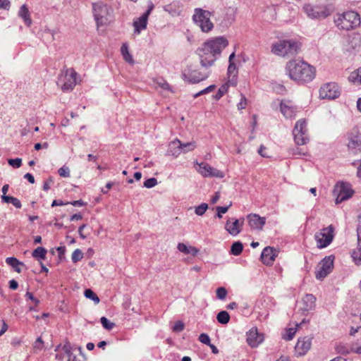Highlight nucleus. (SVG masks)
Wrapping results in <instances>:
<instances>
[{
  "label": "nucleus",
  "mask_w": 361,
  "mask_h": 361,
  "mask_svg": "<svg viewBox=\"0 0 361 361\" xmlns=\"http://www.w3.org/2000/svg\"><path fill=\"white\" fill-rule=\"evenodd\" d=\"M216 319L219 323L226 324L230 321V315L226 311L222 310L217 314Z\"/></svg>",
  "instance_id": "obj_36"
},
{
  "label": "nucleus",
  "mask_w": 361,
  "mask_h": 361,
  "mask_svg": "<svg viewBox=\"0 0 361 361\" xmlns=\"http://www.w3.org/2000/svg\"><path fill=\"white\" fill-rule=\"evenodd\" d=\"M334 193L337 194L336 204H339L350 198L354 194V190L349 183H341L336 185Z\"/></svg>",
  "instance_id": "obj_12"
},
{
  "label": "nucleus",
  "mask_w": 361,
  "mask_h": 361,
  "mask_svg": "<svg viewBox=\"0 0 361 361\" xmlns=\"http://www.w3.org/2000/svg\"><path fill=\"white\" fill-rule=\"evenodd\" d=\"M25 297L27 299L31 300L34 302L35 306L39 305V300L37 298H35L32 293L27 291Z\"/></svg>",
  "instance_id": "obj_59"
},
{
  "label": "nucleus",
  "mask_w": 361,
  "mask_h": 361,
  "mask_svg": "<svg viewBox=\"0 0 361 361\" xmlns=\"http://www.w3.org/2000/svg\"><path fill=\"white\" fill-rule=\"evenodd\" d=\"M243 250V245L240 241L234 242L231 247V254L238 256Z\"/></svg>",
  "instance_id": "obj_34"
},
{
  "label": "nucleus",
  "mask_w": 361,
  "mask_h": 361,
  "mask_svg": "<svg viewBox=\"0 0 361 361\" xmlns=\"http://www.w3.org/2000/svg\"><path fill=\"white\" fill-rule=\"evenodd\" d=\"M43 341L41 337H38L35 342L34 348L37 349H42L43 347Z\"/></svg>",
  "instance_id": "obj_63"
},
{
  "label": "nucleus",
  "mask_w": 361,
  "mask_h": 361,
  "mask_svg": "<svg viewBox=\"0 0 361 361\" xmlns=\"http://www.w3.org/2000/svg\"><path fill=\"white\" fill-rule=\"evenodd\" d=\"M334 255L325 257L319 263L318 269L316 270V278L318 280H323L334 269Z\"/></svg>",
  "instance_id": "obj_11"
},
{
  "label": "nucleus",
  "mask_w": 361,
  "mask_h": 361,
  "mask_svg": "<svg viewBox=\"0 0 361 361\" xmlns=\"http://www.w3.org/2000/svg\"><path fill=\"white\" fill-rule=\"evenodd\" d=\"M18 16L23 19L27 26L30 27L32 25V19L30 18V12L25 4H23L20 7Z\"/></svg>",
  "instance_id": "obj_25"
},
{
  "label": "nucleus",
  "mask_w": 361,
  "mask_h": 361,
  "mask_svg": "<svg viewBox=\"0 0 361 361\" xmlns=\"http://www.w3.org/2000/svg\"><path fill=\"white\" fill-rule=\"evenodd\" d=\"M243 224L244 219H229L226 223L225 228L231 235H237L240 233Z\"/></svg>",
  "instance_id": "obj_15"
},
{
  "label": "nucleus",
  "mask_w": 361,
  "mask_h": 361,
  "mask_svg": "<svg viewBox=\"0 0 361 361\" xmlns=\"http://www.w3.org/2000/svg\"><path fill=\"white\" fill-rule=\"evenodd\" d=\"M263 340V335L258 333L257 328H252L247 334V342L252 348L257 347Z\"/></svg>",
  "instance_id": "obj_16"
},
{
  "label": "nucleus",
  "mask_w": 361,
  "mask_h": 361,
  "mask_svg": "<svg viewBox=\"0 0 361 361\" xmlns=\"http://www.w3.org/2000/svg\"><path fill=\"white\" fill-rule=\"evenodd\" d=\"M357 248L352 253L353 261L357 265L361 264V226L357 229Z\"/></svg>",
  "instance_id": "obj_23"
},
{
  "label": "nucleus",
  "mask_w": 361,
  "mask_h": 361,
  "mask_svg": "<svg viewBox=\"0 0 361 361\" xmlns=\"http://www.w3.org/2000/svg\"><path fill=\"white\" fill-rule=\"evenodd\" d=\"M292 154L294 155H306L307 152L304 151L303 149L296 147L292 149Z\"/></svg>",
  "instance_id": "obj_60"
},
{
  "label": "nucleus",
  "mask_w": 361,
  "mask_h": 361,
  "mask_svg": "<svg viewBox=\"0 0 361 361\" xmlns=\"http://www.w3.org/2000/svg\"><path fill=\"white\" fill-rule=\"evenodd\" d=\"M251 228L262 230L266 223L265 217H261L256 214H250L247 216Z\"/></svg>",
  "instance_id": "obj_19"
},
{
  "label": "nucleus",
  "mask_w": 361,
  "mask_h": 361,
  "mask_svg": "<svg viewBox=\"0 0 361 361\" xmlns=\"http://www.w3.org/2000/svg\"><path fill=\"white\" fill-rule=\"evenodd\" d=\"M286 68L290 79L300 84L309 82L315 77V68L303 61H289Z\"/></svg>",
  "instance_id": "obj_1"
},
{
  "label": "nucleus",
  "mask_w": 361,
  "mask_h": 361,
  "mask_svg": "<svg viewBox=\"0 0 361 361\" xmlns=\"http://www.w3.org/2000/svg\"><path fill=\"white\" fill-rule=\"evenodd\" d=\"M316 298L312 294H306L302 299V312H309L315 307Z\"/></svg>",
  "instance_id": "obj_22"
},
{
  "label": "nucleus",
  "mask_w": 361,
  "mask_h": 361,
  "mask_svg": "<svg viewBox=\"0 0 361 361\" xmlns=\"http://www.w3.org/2000/svg\"><path fill=\"white\" fill-rule=\"evenodd\" d=\"M247 104V99L243 94H241V99L237 105L238 109L242 110V109H245Z\"/></svg>",
  "instance_id": "obj_56"
},
{
  "label": "nucleus",
  "mask_w": 361,
  "mask_h": 361,
  "mask_svg": "<svg viewBox=\"0 0 361 361\" xmlns=\"http://www.w3.org/2000/svg\"><path fill=\"white\" fill-rule=\"evenodd\" d=\"M1 201L4 203H11L15 207L20 209L22 207V204L20 201L14 197L12 196H8V195H2L1 196Z\"/></svg>",
  "instance_id": "obj_32"
},
{
  "label": "nucleus",
  "mask_w": 361,
  "mask_h": 361,
  "mask_svg": "<svg viewBox=\"0 0 361 361\" xmlns=\"http://www.w3.org/2000/svg\"><path fill=\"white\" fill-rule=\"evenodd\" d=\"M54 183V179L52 177H49L47 180H46L43 185V190H48L50 188V185Z\"/></svg>",
  "instance_id": "obj_61"
},
{
  "label": "nucleus",
  "mask_w": 361,
  "mask_h": 361,
  "mask_svg": "<svg viewBox=\"0 0 361 361\" xmlns=\"http://www.w3.org/2000/svg\"><path fill=\"white\" fill-rule=\"evenodd\" d=\"M339 92L335 83H327L319 89V97L322 99H335L338 97Z\"/></svg>",
  "instance_id": "obj_14"
},
{
  "label": "nucleus",
  "mask_w": 361,
  "mask_h": 361,
  "mask_svg": "<svg viewBox=\"0 0 361 361\" xmlns=\"http://www.w3.org/2000/svg\"><path fill=\"white\" fill-rule=\"evenodd\" d=\"M334 227L333 225L321 229L317 232L314 238L317 241V246L318 248H324L331 243L334 237Z\"/></svg>",
  "instance_id": "obj_9"
},
{
  "label": "nucleus",
  "mask_w": 361,
  "mask_h": 361,
  "mask_svg": "<svg viewBox=\"0 0 361 361\" xmlns=\"http://www.w3.org/2000/svg\"><path fill=\"white\" fill-rule=\"evenodd\" d=\"M181 148L182 142L178 139H176L169 142L166 155L177 157L182 152Z\"/></svg>",
  "instance_id": "obj_21"
},
{
  "label": "nucleus",
  "mask_w": 361,
  "mask_h": 361,
  "mask_svg": "<svg viewBox=\"0 0 361 361\" xmlns=\"http://www.w3.org/2000/svg\"><path fill=\"white\" fill-rule=\"evenodd\" d=\"M293 134L297 145H305L309 142L310 137L305 120L300 119L296 122Z\"/></svg>",
  "instance_id": "obj_8"
},
{
  "label": "nucleus",
  "mask_w": 361,
  "mask_h": 361,
  "mask_svg": "<svg viewBox=\"0 0 361 361\" xmlns=\"http://www.w3.org/2000/svg\"><path fill=\"white\" fill-rule=\"evenodd\" d=\"M280 109L286 118H292L295 115V108L283 102L280 104Z\"/></svg>",
  "instance_id": "obj_26"
},
{
  "label": "nucleus",
  "mask_w": 361,
  "mask_h": 361,
  "mask_svg": "<svg viewBox=\"0 0 361 361\" xmlns=\"http://www.w3.org/2000/svg\"><path fill=\"white\" fill-rule=\"evenodd\" d=\"M177 248L180 252H181L184 254L188 255V254L190 253V246L188 247L183 243H179L178 244Z\"/></svg>",
  "instance_id": "obj_50"
},
{
  "label": "nucleus",
  "mask_w": 361,
  "mask_h": 361,
  "mask_svg": "<svg viewBox=\"0 0 361 361\" xmlns=\"http://www.w3.org/2000/svg\"><path fill=\"white\" fill-rule=\"evenodd\" d=\"M216 298L219 300H224L228 294L227 290L224 287H219L216 290Z\"/></svg>",
  "instance_id": "obj_45"
},
{
  "label": "nucleus",
  "mask_w": 361,
  "mask_h": 361,
  "mask_svg": "<svg viewBox=\"0 0 361 361\" xmlns=\"http://www.w3.org/2000/svg\"><path fill=\"white\" fill-rule=\"evenodd\" d=\"M11 7L10 0H0V8L8 11Z\"/></svg>",
  "instance_id": "obj_57"
},
{
  "label": "nucleus",
  "mask_w": 361,
  "mask_h": 361,
  "mask_svg": "<svg viewBox=\"0 0 361 361\" xmlns=\"http://www.w3.org/2000/svg\"><path fill=\"white\" fill-rule=\"evenodd\" d=\"M84 295L87 298L93 300L95 304H98L100 301L97 295L90 288L85 290Z\"/></svg>",
  "instance_id": "obj_37"
},
{
  "label": "nucleus",
  "mask_w": 361,
  "mask_h": 361,
  "mask_svg": "<svg viewBox=\"0 0 361 361\" xmlns=\"http://www.w3.org/2000/svg\"><path fill=\"white\" fill-rule=\"evenodd\" d=\"M336 350L341 355L349 354L353 352V343H339L336 345Z\"/></svg>",
  "instance_id": "obj_29"
},
{
  "label": "nucleus",
  "mask_w": 361,
  "mask_h": 361,
  "mask_svg": "<svg viewBox=\"0 0 361 361\" xmlns=\"http://www.w3.org/2000/svg\"><path fill=\"white\" fill-rule=\"evenodd\" d=\"M300 51V47H272L271 52L285 59H293Z\"/></svg>",
  "instance_id": "obj_13"
},
{
  "label": "nucleus",
  "mask_w": 361,
  "mask_h": 361,
  "mask_svg": "<svg viewBox=\"0 0 361 361\" xmlns=\"http://www.w3.org/2000/svg\"><path fill=\"white\" fill-rule=\"evenodd\" d=\"M199 166H200V169L198 170L199 173H201L204 177L209 176L208 171H209V170H212V167L209 164H208L207 163H204V162H202L201 164H200Z\"/></svg>",
  "instance_id": "obj_38"
},
{
  "label": "nucleus",
  "mask_w": 361,
  "mask_h": 361,
  "mask_svg": "<svg viewBox=\"0 0 361 361\" xmlns=\"http://www.w3.org/2000/svg\"><path fill=\"white\" fill-rule=\"evenodd\" d=\"M232 205V202H230V204L228 205V206H225V207H221V206H218L216 207V216L219 219H221L222 218V214H225L227 212V211L228 210V209L231 207Z\"/></svg>",
  "instance_id": "obj_42"
},
{
  "label": "nucleus",
  "mask_w": 361,
  "mask_h": 361,
  "mask_svg": "<svg viewBox=\"0 0 361 361\" xmlns=\"http://www.w3.org/2000/svg\"><path fill=\"white\" fill-rule=\"evenodd\" d=\"M157 85H159V87H160L161 88H162L164 90H171L169 84L164 79H161L160 81H157Z\"/></svg>",
  "instance_id": "obj_58"
},
{
  "label": "nucleus",
  "mask_w": 361,
  "mask_h": 361,
  "mask_svg": "<svg viewBox=\"0 0 361 361\" xmlns=\"http://www.w3.org/2000/svg\"><path fill=\"white\" fill-rule=\"evenodd\" d=\"M208 209V204L207 203H202L199 206L195 207V212L198 216H202Z\"/></svg>",
  "instance_id": "obj_44"
},
{
  "label": "nucleus",
  "mask_w": 361,
  "mask_h": 361,
  "mask_svg": "<svg viewBox=\"0 0 361 361\" xmlns=\"http://www.w3.org/2000/svg\"><path fill=\"white\" fill-rule=\"evenodd\" d=\"M271 45H289V46H291V45H298V44H297L296 42H295L292 39H288V40L284 39L282 41L274 42L271 44Z\"/></svg>",
  "instance_id": "obj_52"
},
{
  "label": "nucleus",
  "mask_w": 361,
  "mask_h": 361,
  "mask_svg": "<svg viewBox=\"0 0 361 361\" xmlns=\"http://www.w3.org/2000/svg\"><path fill=\"white\" fill-rule=\"evenodd\" d=\"M228 84H224L222 85L218 90L216 94L214 96V99L216 100L220 99L228 91Z\"/></svg>",
  "instance_id": "obj_39"
},
{
  "label": "nucleus",
  "mask_w": 361,
  "mask_h": 361,
  "mask_svg": "<svg viewBox=\"0 0 361 361\" xmlns=\"http://www.w3.org/2000/svg\"><path fill=\"white\" fill-rule=\"evenodd\" d=\"M276 256V250L271 247H266L262 252L261 259L264 264L271 265Z\"/></svg>",
  "instance_id": "obj_18"
},
{
  "label": "nucleus",
  "mask_w": 361,
  "mask_h": 361,
  "mask_svg": "<svg viewBox=\"0 0 361 361\" xmlns=\"http://www.w3.org/2000/svg\"><path fill=\"white\" fill-rule=\"evenodd\" d=\"M83 257V252L80 249H76L73 251L71 256L73 262L76 263L81 260Z\"/></svg>",
  "instance_id": "obj_43"
},
{
  "label": "nucleus",
  "mask_w": 361,
  "mask_h": 361,
  "mask_svg": "<svg viewBox=\"0 0 361 361\" xmlns=\"http://www.w3.org/2000/svg\"><path fill=\"white\" fill-rule=\"evenodd\" d=\"M56 250L58 252L59 259L62 260L63 259H64L65 258L64 255H65V252H66V247L64 246L63 247H58L56 248Z\"/></svg>",
  "instance_id": "obj_62"
},
{
  "label": "nucleus",
  "mask_w": 361,
  "mask_h": 361,
  "mask_svg": "<svg viewBox=\"0 0 361 361\" xmlns=\"http://www.w3.org/2000/svg\"><path fill=\"white\" fill-rule=\"evenodd\" d=\"M295 334V329L294 328H290L287 330V333L283 338L286 341H290L293 339Z\"/></svg>",
  "instance_id": "obj_54"
},
{
  "label": "nucleus",
  "mask_w": 361,
  "mask_h": 361,
  "mask_svg": "<svg viewBox=\"0 0 361 361\" xmlns=\"http://www.w3.org/2000/svg\"><path fill=\"white\" fill-rule=\"evenodd\" d=\"M347 147L354 154L361 152V132L357 127H354L346 134Z\"/></svg>",
  "instance_id": "obj_10"
},
{
  "label": "nucleus",
  "mask_w": 361,
  "mask_h": 361,
  "mask_svg": "<svg viewBox=\"0 0 361 361\" xmlns=\"http://www.w3.org/2000/svg\"><path fill=\"white\" fill-rule=\"evenodd\" d=\"M196 142L194 141L189 142L187 143H182V152L186 153L192 151L196 147Z\"/></svg>",
  "instance_id": "obj_40"
},
{
  "label": "nucleus",
  "mask_w": 361,
  "mask_h": 361,
  "mask_svg": "<svg viewBox=\"0 0 361 361\" xmlns=\"http://www.w3.org/2000/svg\"><path fill=\"white\" fill-rule=\"evenodd\" d=\"M348 80L351 82L361 85V67L350 73Z\"/></svg>",
  "instance_id": "obj_35"
},
{
  "label": "nucleus",
  "mask_w": 361,
  "mask_h": 361,
  "mask_svg": "<svg viewBox=\"0 0 361 361\" xmlns=\"http://www.w3.org/2000/svg\"><path fill=\"white\" fill-rule=\"evenodd\" d=\"M58 173L61 177H70V170L67 166H62L58 170Z\"/></svg>",
  "instance_id": "obj_49"
},
{
  "label": "nucleus",
  "mask_w": 361,
  "mask_h": 361,
  "mask_svg": "<svg viewBox=\"0 0 361 361\" xmlns=\"http://www.w3.org/2000/svg\"><path fill=\"white\" fill-rule=\"evenodd\" d=\"M121 54L126 63L130 65H133L135 63L132 51L130 50L129 47H121Z\"/></svg>",
  "instance_id": "obj_27"
},
{
  "label": "nucleus",
  "mask_w": 361,
  "mask_h": 361,
  "mask_svg": "<svg viewBox=\"0 0 361 361\" xmlns=\"http://www.w3.org/2000/svg\"><path fill=\"white\" fill-rule=\"evenodd\" d=\"M153 8L154 5L152 4L149 6L148 9L140 18L134 21L133 25L135 31L140 32V30L146 28L148 16Z\"/></svg>",
  "instance_id": "obj_17"
},
{
  "label": "nucleus",
  "mask_w": 361,
  "mask_h": 361,
  "mask_svg": "<svg viewBox=\"0 0 361 361\" xmlns=\"http://www.w3.org/2000/svg\"><path fill=\"white\" fill-rule=\"evenodd\" d=\"M47 250L43 247H37L32 252V256L37 260L45 259Z\"/></svg>",
  "instance_id": "obj_31"
},
{
  "label": "nucleus",
  "mask_w": 361,
  "mask_h": 361,
  "mask_svg": "<svg viewBox=\"0 0 361 361\" xmlns=\"http://www.w3.org/2000/svg\"><path fill=\"white\" fill-rule=\"evenodd\" d=\"M183 78L191 84L199 83L209 77V72L190 65L183 71Z\"/></svg>",
  "instance_id": "obj_5"
},
{
  "label": "nucleus",
  "mask_w": 361,
  "mask_h": 361,
  "mask_svg": "<svg viewBox=\"0 0 361 361\" xmlns=\"http://www.w3.org/2000/svg\"><path fill=\"white\" fill-rule=\"evenodd\" d=\"M77 73L73 68H67L65 71H62L59 82L61 83V87L63 92H71L77 84Z\"/></svg>",
  "instance_id": "obj_7"
},
{
  "label": "nucleus",
  "mask_w": 361,
  "mask_h": 361,
  "mask_svg": "<svg viewBox=\"0 0 361 361\" xmlns=\"http://www.w3.org/2000/svg\"><path fill=\"white\" fill-rule=\"evenodd\" d=\"M9 288L11 290H16L18 288V283L14 279L9 281Z\"/></svg>",
  "instance_id": "obj_64"
},
{
  "label": "nucleus",
  "mask_w": 361,
  "mask_h": 361,
  "mask_svg": "<svg viewBox=\"0 0 361 361\" xmlns=\"http://www.w3.org/2000/svg\"><path fill=\"white\" fill-rule=\"evenodd\" d=\"M302 9L309 18L316 20H322L326 18L331 16L335 10L334 7L331 4H305Z\"/></svg>",
  "instance_id": "obj_3"
},
{
  "label": "nucleus",
  "mask_w": 361,
  "mask_h": 361,
  "mask_svg": "<svg viewBox=\"0 0 361 361\" xmlns=\"http://www.w3.org/2000/svg\"><path fill=\"white\" fill-rule=\"evenodd\" d=\"M157 180L155 178H150L144 182V187L151 188L157 185Z\"/></svg>",
  "instance_id": "obj_48"
},
{
  "label": "nucleus",
  "mask_w": 361,
  "mask_h": 361,
  "mask_svg": "<svg viewBox=\"0 0 361 361\" xmlns=\"http://www.w3.org/2000/svg\"><path fill=\"white\" fill-rule=\"evenodd\" d=\"M311 348V338L304 337L299 338L295 349L299 355H304Z\"/></svg>",
  "instance_id": "obj_20"
},
{
  "label": "nucleus",
  "mask_w": 361,
  "mask_h": 361,
  "mask_svg": "<svg viewBox=\"0 0 361 361\" xmlns=\"http://www.w3.org/2000/svg\"><path fill=\"white\" fill-rule=\"evenodd\" d=\"M94 19L98 26L104 25L111 20L113 10L111 7L102 2L94 3L92 4Z\"/></svg>",
  "instance_id": "obj_4"
},
{
  "label": "nucleus",
  "mask_w": 361,
  "mask_h": 361,
  "mask_svg": "<svg viewBox=\"0 0 361 361\" xmlns=\"http://www.w3.org/2000/svg\"><path fill=\"white\" fill-rule=\"evenodd\" d=\"M214 61V56L212 54L209 56V57L202 58V56H201L200 63L202 70L207 71V68L212 66Z\"/></svg>",
  "instance_id": "obj_33"
},
{
  "label": "nucleus",
  "mask_w": 361,
  "mask_h": 361,
  "mask_svg": "<svg viewBox=\"0 0 361 361\" xmlns=\"http://www.w3.org/2000/svg\"><path fill=\"white\" fill-rule=\"evenodd\" d=\"M102 326L106 330H111L114 326L115 324L110 322L106 317H102L100 319Z\"/></svg>",
  "instance_id": "obj_41"
},
{
  "label": "nucleus",
  "mask_w": 361,
  "mask_h": 361,
  "mask_svg": "<svg viewBox=\"0 0 361 361\" xmlns=\"http://www.w3.org/2000/svg\"><path fill=\"white\" fill-rule=\"evenodd\" d=\"M208 173H209V177H216V178H224V173L223 171H219L213 167H212V170H209Z\"/></svg>",
  "instance_id": "obj_46"
},
{
  "label": "nucleus",
  "mask_w": 361,
  "mask_h": 361,
  "mask_svg": "<svg viewBox=\"0 0 361 361\" xmlns=\"http://www.w3.org/2000/svg\"><path fill=\"white\" fill-rule=\"evenodd\" d=\"M211 13L208 11L203 10L197 8L195 9V13L192 19L195 24H197L203 32L210 31L214 25L210 20Z\"/></svg>",
  "instance_id": "obj_6"
},
{
  "label": "nucleus",
  "mask_w": 361,
  "mask_h": 361,
  "mask_svg": "<svg viewBox=\"0 0 361 361\" xmlns=\"http://www.w3.org/2000/svg\"><path fill=\"white\" fill-rule=\"evenodd\" d=\"M8 163L13 168H20L22 165V159L20 158L9 159Z\"/></svg>",
  "instance_id": "obj_47"
},
{
  "label": "nucleus",
  "mask_w": 361,
  "mask_h": 361,
  "mask_svg": "<svg viewBox=\"0 0 361 361\" xmlns=\"http://www.w3.org/2000/svg\"><path fill=\"white\" fill-rule=\"evenodd\" d=\"M185 324L182 321H178L175 323L173 326V331L174 332H180L184 329Z\"/></svg>",
  "instance_id": "obj_53"
},
{
  "label": "nucleus",
  "mask_w": 361,
  "mask_h": 361,
  "mask_svg": "<svg viewBox=\"0 0 361 361\" xmlns=\"http://www.w3.org/2000/svg\"><path fill=\"white\" fill-rule=\"evenodd\" d=\"M199 341L201 343L206 344L207 345H209L211 343L209 336L207 334H204V333H202L200 335Z\"/></svg>",
  "instance_id": "obj_55"
},
{
  "label": "nucleus",
  "mask_w": 361,
  "mask_h": 361,
  "mask_svg": "<svg viewBox=\"0 0 361 361\" xmlns=\"http://www.w3.org/2000/svg\"><path fill=\"white\" fill-rule=\"evenodd\" d=\"M6 262L9 266L13 267L14 269V270L18 273L21 272V269L20 268L19 266L24 265L23 262H20L18 259H17L16 257H7L6 259Z\"/></svg>",
  "instance_id": "obj_30"
},
{
  "label": "nucleus",
  "mask_w": 361,
  "mask_h": 361,
  "mask_svg": "<svg viewBox=\"0 0 361 361\" xmlns=\"http://www.w3.org/2000/svg\"><path fill=\"white\" fill-rule=\"evenodd\" d=\"M334 23L339 30L349 31L358 27L361 19L357 12L350 10L336 13L334 17Z\"/></svg>",
  "instance_id": "obj_2"
},
{
  "label": "nucleus",
  "mask_w": 361,
  "mask_h": 361,
  "mask_svg": "<svg viewBox=\"0 0 361 361\" xmlns=\"http://www.w3.org/2000/svg\"><path fill=\"white\" fill-rule=\"evenodd\" d=\"M238 73V70L236 65L234 62H231L228 67V75L229 78L228 83L231 85H235L236 84V76Z\"/></svg>",
  "instance_id": "obj_24"
},
{
  "label": "nucleus",
  "mask_w": 361,
  "mask_h": 361,
  "mask_svg": "<svg viewBox=\"0 0 361 361\" xmlns=\"http://www.w3.org/2000/svg\"><path fill=\"white\" fill-rule=\"evenodd\" d=\"M214 88H215V85H211L209 87L204 88V90H201L199 92H197L195 94H194L193 97L194 98H197V97H199V96H200L202 94H207V93L212 91L213 90H214Z\"/></svg>",
  "instance_id": "obj_51"
},
{
  "label": "nucleus",
  "mask_w": 361,
  "mask_h": 361,
  "mask_svg": "<svg viewBox=\"0 0 361 361\" xmlns=\"http://www.w3.org/2000/svg\"><path fill=\"white\" fill-rule=\"evenodd\" d=\"M228 41L224 36H219L212 39L211 40L206 41L202 45H228Z\"/></svg>",
  "instance_id": "obj_28"
}]
</instances>
